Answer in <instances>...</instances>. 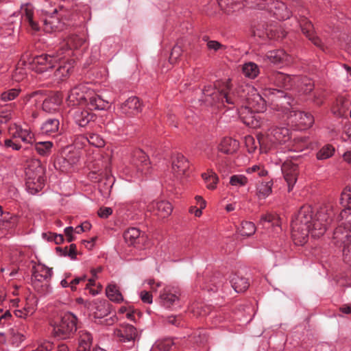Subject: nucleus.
Masks as SVG:
<instances>
[{
    "mask_svg": "<svg viewBox=\"0 0 351 351\" xmlns=\"http://www.w3.org/2000/svg\"><path fill=\"white\" fill-rule=\"evenodd\" d=\"M333 215L330 205L321 207L315 215H313L310 205L302 206L291 222V237L295 243L304 245L309 234L314 238L323 235L332 221Z\"/></svg>",
    "mask_w": 351,
    "mask_h": 351,
    "instance_id": "1",
    "label": "nucleus"
},
{
    "mask_svg": "<svg viewBox=\"0 0 351 351\" xmlns=\"http://www.w3.org/2000/svg\"><path fill=\"white\" fill-rule=\"evenodd\" d=\"M63 51L64 49H61L60 52L56 51L49 54L36 56L34 58H29L28 54H25L22 56L19 64L27 66L29 69L40 74L56 68L52 74L49 75V77L59 82L69 76L74 63L73 60L65 62H62L66 56L64 55Z\"/></svg>",
    "mask_w": 351,
    "mask_h": 351,
    "instance_id": "2",
    "label": "nucleus"
},
{
    "mask_svg": "<svg viewBox=\"0 0 351 351\" xmlns=\"http://www.w3.org/2000/svg\"><path fill=\"white\" fill-rule=\"evenodd\" d=\"M265 95H274L277 100L284 105L277 109V111L282 112V119H289L292 123L301 126V129H305L312 126L314 122L313 117L308 113L302 111L295 110L291 108L293 99L284 91L278 88H268L265 90Z\"/></svg>",
    "mask_w": 351,
    "mask_h": 351,
    "instance_id": "3",
    "label": "nucleus"
},
{
    "mask_svg": "<svg viewBox=\"0 0 351 351\" xmlns=\"http://www.w3.org/2000/svg\"><path fill=\"white\" fill-rule=\"evenodd\" d=\"M216 87L219 88L220 101L219 104L225 106L226 104L241 108L245 104L247 87L243 86L232 88L230 81H217Z\"/></svg>",
    "mask_w": 351,
    "mask_h": 351,
    "instance_id": "4",
    "label": "nucleus"
},
{
    "mask_svg": "<svg viewBox=\"0 0 351 351\" xmlns=\"http://www.w3.org/2000/svg\"><path fill=\"white\" fill-rule=\"evenodd\" d=\"M45 169L38 160H32L25 169L26 186L32 194H36L45 185Z\"/></svg>",
    "mask_w": 351,
    "mask_h": 351,
    "instance_id": "5",
    "label": "nucleus"
},
{
    "mask_svg": "<svg viewBox=\"0 0 351 351\" xmlns=\"http://www.w3.org/2000/svg\"><path fill=\"white\" fill-rule=\"evenodd\" d=\"M53 327L55 337L62 340L71 339L77 331V318L71 313H65Z\"/></svg>",
    "mask_w": 351,
    "mask_h": 351,
    "instance_id": "6",
    "label": "nucleus"
},
{
    "mask_svg": "<svg viewBox=\"0 0 351 351\" xmlns=\"http://www.w3.org/2000/svg\"><path fill=\"white\" fill-rule=\"evenodd\" d=\"M261 146L270 147L276 143H282L289 139V130L285 127L273 126L265 134L257 135Z\"/></svg>",
    "mask_w": 351,
    "mask_h": 351,
    "instance_id": "7",
    "label": "nucleus"
},
{
    "mask_svg": "<svg viewBox=\"0 0 351 351\" xmlns=\"http://www.w3.org/2000/svg\"><path fill=\"white\" fill-rule=\"evenodd\" d=\"M52 276L51 269L44 265L34 268L32 274V283L35 289L45 294L49 291V280Z\"/></svg>",
    "mask_w": 351,
    "mask_h": 351,
    "instance_id": "8",
    "label": "nucleus"
},
{
    "mask_svg": "<svg viewBox=\"0 0 351 351\" xmlns=\"http://www.w3.org/2000/svg\"><path fill=\"white\" fill-rule=\"evenodd\" d=\"M333 239L336 243L343 245V256L345 262L351 264V226H339L334 231Z\"/></svg>",
    "mask_w": 351,
    "mask_h": 351,
    "instance_id": "9",
    "label": "nucleus"
},
{
    "mask_svg": "<svg viewBox=\"0 0 351 351\" xmlns=\"http://www.w3.org/2000/svg\"><path fill=\"white\" fill-rule=\"evenodd\" d=\"M305 13L306 10L303 9L298 10V14H300L298 23L300 24L302 33L315 46L320 48L322 50L324 51L325 49L324 44L322 43L321 39L315 35L313 25L311 23V21H310L306 17H305Z\"/></svg>",
    "mask_w": 351,
    "mask_h": 351,
    "instance_id": "10",
    "label": "nucleus"
},
{
    "mask_svg": "<svg viewBox=\"0 0 351 351\" xmlns=\"http://www.w3.org/2000/svg\"><path fill=\"white\" fill-rule=\"evenodd\" d=\"M253 34L261 38L278 39L284 38L286 35L285 31L278 27L276 25L270 24L268 25L261 23L255 26L253 29Z\"/></svg>",
    "mask_w": 351,
    "mask_h": 351,
    "instance_id": "11",
    "label": "nucleus"
},
{
    "mask_svg": "<svg viewBox=\"0 0 351 351\" xmlns=\"http://www.w3.org/2000/svg\"><path fill=\"white\" fill-rule=\"evenodd\" d=\"M301 80L300 76L287 75L279 71H274L269 76L270 84L285 89L295 86L296 84Z\"/></svg>",
    "mask_w": 351,
    "mask_h": 351,
    "instance_id": "12",
    "label": "nucleus"
},
{
    "mask_svg": "<svg viewBox=\"0 0 351 351\" xmlns=\"http://www.w3.org/2000/svg\"><path fill=\"white\" fill-rule=\"evenodd\" d=\"M260 8L272 12L279 20L289 19L291 12L283 2L276 0H265L264 4Z\"/></svg>",
    "mask_w": 351,
    "mask_h": 351,
    "instance_id": "13",
    "label": "nucleus"
},
{
    "mask_svg": "<svg viewBox=\"0 0 351 351\" xmlns=\"http://www.w3.org/2000/svg\"><path fill=\"white\" fill-rule=\"evenodd\" d=\"M45 18L43 19V29L45 32L51 33L56 31H61L65 26V23L61 21L60 16L62 17V15H54L57 14V10L55 9L52 14H49L48 11L45 10H42Z\"/></svg>",
    "mask_w": 351,
    "mask_h": 351,
    "instance_id": "14",
    "label": "nucleus"
},
{
    "mask_svg": "<svg viewBox=\"0 0 351 351\" xmlns=\"http://www.w3.org/2000/svg\"><path fill=\"white\" fill-rule=\"evenodd\" d=\"M258 112L254 111L242 106L239 109V114L241 120L246 125L252 128H261L265 125V123L261 119Z\"/></svg>",
    "mask_w": 351,
    "mask_h": 351,
    "instance_id": "15",
    "label": "nucleus"
},
{
    "mask_svg": "<svg viewBox=\"0 0 351 351\" xmlns=\"http://www.w3.org/2000/svg\"><path fill=\"white\" fill-rule=\"evenodd\" d=\"M17 223V216L10 213H3L0 207V237L12 235Z\"/></svg>",
    "mask_w": 351,
    "mask_h": 351,
    "instance_id": "16",
    "label": "nucleus"
},
{
    "mask_svg": "<svg viewBox=\"0 0 351 351\" xmlns=\"http://www.w3.org/2000/svg\"><path fill=\"white\" fill-rule=\"evenodd\" d=\"M265 106L263 98L252 87H247L244 107L259 112L265 109Z\"/></svg>",
    "mask_w": 351,
    "mask_h": 351,
    "instance_id": "17",
    "label": "nucleus"
},
{
    "mask_svg": "<svg viewBox=\"0 0 351 351\" xmlns=\"http://www.w3.org/2000/svg\"><path fill=\"white\" fill-rule=\"evenodd\" d=\"M282 172L287 183L289 191H291L298 180L299 174L298 165L292 161H285L282 165Z\"/></svg>",
    "mask_w": 351,
    "mask_h": 351,
    "instance_id": "18",
    "label": "nucleus"
},
{
    "mask_svg": "<svg viewBox=\"0 0 351 351\" xmlns=\"http://www.w3.org/2000/svg\"><path fill=\"white\" fill-rule=\"evenodd\" d=\"M179 296L180 293L176 288L166 287L160 295V302L163 306L171 308L179 304Z\"/></svg>",
    "mask_w": 351,
    "mask_h": 351,
    "instance_id": "19",
    "label": "nucleus"
},
{
    "mask_svg": "<svg viewBox=\"0 0 351 351\" xmlns=\"http://www.w3.org/2000/svg\"><path fill=\"white\" fill-rule=\"evenodd\" d=\"M86 88L83 84H79L71 89L67 95L66 101L69 106H77L80 104L85 98Z\"/></svg>",
    "mask_w": 351,
    "mask_h": 351,
    "instance_id": "20",
    "label": "nucleus"
},
{
    "mask_svg": "<svg viewBox=\"0 0 351 351\" xmlns=\"http://www.w3.org/2000/svg\"><path fill=\"white\" fill-rule=\"evenodd\" d=\"M117 335L119 337L121 341L131 342L133 343L138 337V332L132 325L126 324L121 326L117 331Z\"/></svg>",
    "mask_w": 351,
    "mask_h": 351,
    "instance_id": "21",
    "label": "nucleus"
},
{
    "mask_svg": "<svg viewBox=\"0 0 351 351\" xmlns=\"http://www.w3.org/2000/svg\"><path fill=\"white\" fill-rule=\"evenodd\" d=\"M149 208L162 218L168 217L173 210L171 204L166 201L153 202L149 204Z\"/></svg>",
    "mask_w": 351,
    "mask_h": 351,
    "instance_id": "22",
    "label": "nucleus"
},
{
    "mask_svg": "<svg viewBox=\"0 0 351 351\" xmlns=\"http://www.w3.org/2000/svg\"><path fill=\"white\" fill-rule=\"evenodd\" d=\"M189 167V162L185 157L178 154L172 161V170L177 177H180L186 173Z\"/></svg>",
    "mask_w": 351,
    "mask_h": 351,
    "instance_id": "23",
    "label": "nucleus"
},
{
    "mask_svg": "<svg viewBox=\"0 0 351 351\" xmlns=\"http://www.w3.org/2000/svg\"><path fill=\"white\" fill-rule=\"evenodd\" d=\"M122 112L128 115H134L140 112L142 110L140 100L136 97H132L128 99L121 105Z\"/></svg>",
    "mask_w": 351,
    "mask_h": 351,
    "instance_id": "24",
    "label": "nucleus"
},
{
    "mask_svg": "<svg viewBox=\"0 0 351 351\" xmlns=\"http://www.w3.org/2000/svg\"><path fill=\"white\" fill-rule=\"evenodd\" d=\"M202 91L206 102L211 105L219 104L221 93H219V88L216 87V82L214 85L205 86Z\"/></svg>",
    "mask_w": 351,
    "mask_h": 351,
    "instance_id": "25",
    "label": "nucleus"
},
{
    "mask_svg": "<svg viewBox=\"0 0 351 351\" xmlns=\"http://www.w3.org/2000/svg\"><path fill=\"white\" fill-rule=\"evenodd\" d=\"M21 10L22 17L25 22L29 24L32 30L38 32L40 29L39 25L33 20V7L30 3H25L21 5Z\"/></svg>",
    "mask_w": 351,
    "mask_h": 351,
    "instance_id": "26",
    "label": "nucleus"
},
{
    "mask_svg": "<svg viewBox=\"0 0 351 351\" xmlns=\"http://www.w3.org/2000/svg\"><path fill=\"white\" fill-rule=\"evenodd\" d=\"M86 43V39L79 35H71L69 37L65 44L66 47L64 46L60 47L58 52H60V49H64V55L67 52L68 55L70 53V50L71 49H77L84 45Z\"/></svg>",
    "mask_w": 351,
    "mask_h": 351,
    "instance_id": "27",
    "label": "nucleus"
},
{
    "mask_svg": "<svg viewBox=\"0 0 351 351\" xmlns=\"http://www.w3.org/2000/svg\"><path fill=\"white\" fill-rule=\"evenodd\" d=\"M77 351H90L93 343L91 334L86 330H80L78 332Z\"/></svg>",
    "mask_w": 351,
    "mask_h": 351,
    "instance_id": "28",
    "label": "nucleus"
},
{
    "mask_svg": "<svg viewBox=\"0 0 351 351\" xmlns=\"http://www.w3.org/2000/svg\"><path fill=\"white\" fill-rule=\"evenodd\" d=\"M73 117L77 124L85 127L95 119V115L86 110L78 109L74 112Z\"/></svg>",
    "mask_w": 351,
    "mask_h": 351,
    "instance_id": "29",
    "label": "nucleus"
},
{
    "mask_svg": "<svg viewBox=\"0 0 351 351\" xmlns=\"http://www.w3.org/2000/svg\"><path fill=\"white\" fill-rule=\"evenodd\" d=\"M94 317L99 320L107 317L110 313V305L106 301H97L94 304Z\"/></svg>",
    "mask_w": 351,
    "mask_h": 351,
    "instance_id": "30",
    "label": "nucleus"
},
{
    "mask_svg": "<svg viewBox=\"0 0 351 351\" xmlns=\"http://www.w3.org/2000/svg\"><path fill=\"white\" fill-rule=\"evenodd\" d=\"M5 298V291L0 289V326L5 327L10 325L12 320V315L10 311H3V302Z\"/></svg>",
    "mask_w": 351,
    "mask_h": 351,
    "instance_id": "31",
    "label": "nucleus"
},
{
    "mask_svg": "<svg viewBox=\"0 0 351 351\" xmlns=\"http://www.w3.org/2000/svg\"><path fill=\"white\" fill-rule=\"evenodd\" d=\"M239 147V142L231 138H224L219 145L218 149L219 152L231 154L237 151Z\"/></svg>",
    "mask_w": 351,
    "mask_h": 351,
    "instance_id": "32",
    "label": "nucleus"
},
{
    "mask_svg": "<svg viewBox=\"0 0 351 351\" xmlns=\"http://www.w3.org/2000/svg\"><path fill=\"white\" fill-rule=\"evenodd\" d=\"M219 6L224 12L230 14L242 8V0H217Z\"/></svg>",
    "mask_w": 351,
    "mask_h": 351,
    "instance_id": "33",
    "label": "nucleus"
},
{
    "mask_svg": "<svg viewBox=\"0 0 351 351\" xmlns=\"http://www.w3.org/2000/svg\"><path fill=\"white\" fill-rule=\"evenodd\" d=\"M110 103L101 96L95 95L89 98L88 106L90 110H106L110 107Z\"/></svg>",
    "mask_w": 351,
    "mask_h": 351,
    "instance_id": "34",
    "label": "nucleus"
},
{
    "mask_svg": "<svg viewBox=\"0 0 351 351\" xmlns=\"http://www.w3.org/2000/svg\"><path fill=\"white\" fill-rule=\"evenodd\" d=\"M339 202L343 206L346 207V209H343L340 214L341 217L343 218L347 211L351 210V191L349 189L346 188L342 191ZM350 217L349 221L351 222V214Z\"/></svg>",
    "mask_w": 351,
    "mask_h": 351,
    "instance_id": "35",
    "label": "nucleus"
},
{
    "mask_svg": "<svg viewBox=\"0 0 351 351\" xmlns=\"http://www.w3.org/2000/svg\"><path fill=\"white\" fill-rule=\"evenodd\" d=\"M230 282L232 288L236 292L244 291L248 288L250 285L247 278L239 276L238 275H234L230 280Z\"/></svg>",
    "mask_w": 351,
    "mask_h": 351,
    "instance_id": "36",
    "label": "nucleus"
},
{
    "mask_svg": "<svg viewBox=\"0 0 351 351\" xmlns=\"http://www.w3.org/2000/svg\"><path fill=\"white\" fill-rule=\"evenodd\" d=\"M266 58L274 64L288 61V55L282 49L268 51L266 54Z\"/></svg>",
    "mask_w": 351,
    "mask_h": 351,
    "instance_id": "37",
    "label": "nucleus"
},
{
    "mask_svg": "<svg viewBox=\"0 0 351 351\" xmlns=\"http://www.w3.org/2000/svg\"><path fill=\"white\" fill-rule=\"evenodd\" d=\"M60 121L57 119H49L45 121L42 126L41 131L43 134L51 135L59 130Z\"/></svg>",
    "mask_w": 351,
    "mask_h": 351,
    "instance_id": "38",
    "label": "nucleus"
},
{
    "mask_svg": "<svg viewBox=\"0 0 351 351\" xmlns=\"http://www.w3.org/2000/svg\"><path fill=\"white\" fill-rule=\"evenodd\" d=\"M34 149L41 156H48L52 151L53 143L51 141H38L35 142L34 145Z\"/></svg>",
    "mask_w": 351,
    "mask_h": 351,
    "instance_id": "39",
    "label": "nucleus"
},
{
    "mask_svg": "<svg viewBox=\"0 0 351 351\" xmlns=\"http://www.w3.org/2000/svg\"><path fill=\"white\" fill-rule=\"evenodd\" d=\"M14 138H20L23 142L27 144H33L34 142V134L30 130L19 128L13 134Z\"/></svg>",
    "mask_w": 351,
    "mask_h": 351,
    "instance_id": "40",
    "label": "nucleus"
},
{
    "mask_svg": "<svg viewBox=\"0 0 351 351\" xmlns=\"http://www.w3.org/2000/svg\"><path fill=\"white\" fill-rule=\"evenodd\" d=\"M273 182L271 181L262 182L257 184L256 195L259 199H265L271 193Z\"/></svg>",
    "mask_w": 351,
    "mask_h": 351,
    "instance_id": "41",
    "label": "nucleus"
},
{
    "mask_svg": "<svg viewBox=\"0 0 351 351\" xmlns=\"http://www.w3.org/2000/svg\"><path fill=\"white\" fill-rule=\"evenodd\" d=\"M242 72L245 77L250 79H254L259 73V69L257 64L254 62H249L243 65Z\"/></svg>",
    "mask_w": 351,
    "mask_h": 351,
    "instance_id": "42",
    "label": "nucleus"
},
{
    "mask_svg": "<svg viewBox=\"0 0 351 351\" xmlns=\"http://www.w3.org/2000/svg\"><path fill=\"white\" fill-rule=\"evenodd\" d=\"M202 177L204 180L206 187L210 190H213L216 188L217 184L219 181L218 176L213 171H208L202 174Z\"/></svg>",
    "mask_w": 351,
    "mask_h": 351,
    "instance_id": "43",
    "label": "nucleus"
},
{
    "mask_svg": "<svg viewBox=\"0 0 351 351\" xmlns=\"http://www.w3.org/2000/svg\"><path fill=\"white\" fill-rule=\"evenodd\" d=\"M134 157L141 162V167H138V170L146 174L148 172L149 162L145 153L142 150H137L134 152Z\"/></svg>",
    "mask_w": 351,
    "mask_h": 351,
    "instance_id": "44",
    "label": "nucleus"
},
{
    "mask_svg": "<svg viewBox=\"0 0 351 351\" xmlns=\"http://www.w3.org/2000/svg\"><path fill=\"white\" fill-rule=\"evenodd\" d=\"M141 232L138 228H130L124 232L123 237L129 245H134L140 239Z\"/></svg>",
    "mask_w": 351,
    "mask_h": 351,
    "instance_id": "45",
    "label": "nucleus"
},
{
    "mask_svg": "<svg viewBox=\"0 0 351 351\" xmlns=\"http://www.w3.org/2000/svg\"><path fill=\"white\" fill-rule=\"evenodd\" d=\"M106 292L107 297L113 302H120L123 300L119 289L114 285H108L106 288Z\"/></svg>",
    "mask_w": 351,
    "mask_h": 351,
    "instance_id": "46",
    "label": "nucleus"
},
{
    "mask_svg": "<svg viewBox=\"0 0 351 351\" xmlns=\"http://www.w3.org/2000/svg\"><path fill=\"white\" fill-rule=\"evenodd\" d=\"M349 101L343 97H339L337 99L336 104L333 107L332 111L335 114L342 115L348 108Z\"/></svg>",
    "mask_w": 351,
    "mask_h": 351,
    "instance_id": "47",
    "label": "nucleus"
},
{
    "mask_svg": "<svg viewBox=\"0 0 351 351\" xmlns=\"http://www.w3.org/2000/svg\"><path fill=\"white\" fill-rule=\"evenodd\" d=\"M256 231V226L254 223L251 221H243L241 227L239 229V232L241 236L250 237L254 234Z\"/></svg>",
    "mask_w": 351,
    "mask_h": 351,
    "instance_id": "48",
    "label": "nucleus"
},
{
    "mask_svg": "<svg viewBox=\"0 0 351 351\" xmlns=\"http://www.w3.org/2000/svg\"><path fill=\"white\" fill-rule=\"evenodd\" d=\"M265 222L271 223L272 226L279 227L280 226V217L277 215L273 213H267L261 217L259 224L264 226Z\"/></svg>",
    "mask_w": 351,
    "mask_h": 351,
    "instance_id": "49",
    "label": "nucleus"
},
{
    "mask_svg": "<svg viewBox=\"0 0 351 351\" xmlns=\"http://www.w3.org/2000/svg\"><path fill=\"white\" fill-rule=\"evenodd\" d=\"M21 92L20 88H11L3 91L0 95V99L4 102L16 99Z\"/></svg>",
    "mask_w": 351,
    "mask_h": 351,
    "instance_id": "50",
    "label": "nucleus"
},
{
    "mask_svg": "<svg viewBox=\"0 0 351 351\" xmlns=\"http://www.w3.org/2000/svg\"><path fill=\"white\" fill-rule=\"evenodd\" d=\"M335 152L334 147L330 145L324 146L317 154L319 160H325L331 157Z\"/></svg>",
    "mask_w": 351,
    "mask_h": 351,
    "instance_id": "51",
    "label": "nucleus"
},
{
    "mask_svg": "<svg viewBox=\"0 0 351 351\" xmlns=\"http://www.w3.org/2000/svg\"><path fill=\"white\" fill-rule=\"evenodd\" d=\"M247 183V178L243 175H233L230 178V184L234 186H243Z\"/></svg>",
    "mask_w": 351,
    "mask_h": 351,
    "instance_id": "52",
    "label": "nucleus"
},
{
    "mask_svg": "<svg viewBox=\"0 0 351 351\" xmlns=\"http://www.w3.org/2000/svg\"><path fill=\"white\" fill-rule=\"evenodd\" d=\"M301 79L302 80L296 84L295 86L301 88L303 92L306 94L311 93V91L313 90V86L311 81L306 77H301Z\"/></svg>",
    "mask_w": 351,
    "mask_h": 351,
    "instance_id": "53",
    "label": "nucleus"
},
{
    "mask_svg": "<svg viewBox=\"0 0 351 351\" xmlns=\"http://www.w3.org/2000/svg\"><path fill=\"white\" fill-rule=\"evenodd\" d=\"M182 52V49L181 45L179 43H177L171 50L169 61L171 63L175 62L179 57L181 56Z\"/></svg>",
    "mask_w": 351,
    "mask_h": 351,
    "instance_id": "54",
    "label": "nucleus"
},
{
    "mask_svg": "<svg viewBox=\"0 0 351 351\" xmlns=\"http://www.w3.org/2000/svg\"><path fill=\"white\" fill-rule=\"evenodd\" d=\"M173 345V341L172 339L167 338L159 341L157 343V347L161 351H169L171 346Z\"/></svg>",
    "mask_w": 351,
    "mask_h": 351,
    "instance_id": "55",
    "label": "nucleus"
},
{
    "mask_svg": "<svg viewBox=\"0 0 351 351\" xmlns=\"http://www.w3.org/2000/svg\"><path fill=\"white\" fill-rule=\"evenodd\" d=\"M88 141L89 143L97 147H101L104 145V140L99 137L97 134H91L89 135L88 138Z\"/></svg>",
    "mask_w": 351,
    "mask_h": 351,
    "instance_id": "56",
    "label": "nucleus"
},
{
    "mask_svg": "<svg viewBox=\"0 0 351 351\" xmlns=\"http://www.w3.org/2000/svg\"><path fill=\"white\" fill-rule=\"evenodd\" d=\"M4 146L6 148H11L13 150H20L22 148L21 145L17 142L16 138L5 139L4 141Z\"/></svg>",
    "mask_w": 351,
    "mask_h": 351,
    "instance_id": "57",
    "label": "nucleus"
},
{
    "mask_svg": "<svg viewBox=\"0 0 351 351\" xmlns=\"http://www.w3.org/2000/svg\"><path fill=\"white\" fill-rule=\"evenodd\" d=\"M207 47L209 49L213 50L215 51H219L220 49H225L226 46L221 45L220 43L216 40H209L207 43Z\"/></svg>",
    "mask_w": 351,
    "mask_h": 351,
    "instance_id": "58",
    "label": "nucleus"
},
{
    "mask_svg": "<svg viewBox=\"0 0 351 351\" xmlns=\"http://www.w3.org/2000/svg\"><path fill=\"white\" fill-rule=\"evenodd\" d=\"M77 247L75 244H71L68 249L67 247L64 249V254L69 256L72 259L75 258Z\"/></svg>",
    "mask_w": 351,
    "mask_h": 351,
    "instance_id": "59",
    "label": "nucleus"
},
{
    "mask_svg": "<svg viewBox=\"0 0 351 351\" xmlns=\"http://www.w3.org/2000/svg\"><path fill=\"white\" fill-rule=\"evenodd\" d=\"M140 297L141 300L147 304H152V295L150 292L143 291L141 292Z\"/></svg>",
    "mask_w": 351,
    "mask_h": 351,
    "instance_id": "60",
    "label": "nucleus"
},
{
    "mask_svg": "<svg viewBox=\"0 0 351 351\" xmlns=\"http://www.w3.org/2000/svg\"><path fill=\"white\" fill-rule=\"evenodd\" d=\"M112 213V210L110 208L104 207L101 208L98 211V215L102 218H107L110 216Z\"/></svg>",
    "mask_w": 351,
    "mask_h": 351,
    "instance_id": "61",
    "label": "nucleus"
},
{
    "mask_svg": "<svg viewBox=\"0 0 351 351\" xmlns=\"http://www.w3.org/2000/svg\"><path fill=\"white\" fill-rule=\"evenodd\" d=\"M86 280V276L82 277H77L70 281L71 289L73 291L76 290V285L80 284L81 282H84Z\"/></svg>",
    "mask_w": 351,
    "mask_h": 351,
    "instance_id": "62",
    "label": "nucleus"
},
{
    "mask_svg": "<svg viewBox=\"0 0 351 351\" xmlns=\"http://www.w3.org/2000/svg\"><path fill=\"white\" fill-rule=\"evenodd\" d=\"M116 317L114 316H110L106 318V317L98 321V323L103 325L110 326L116 322Z\"/></svg>",
    "mask_w": 351,
    "mask_h": 351,
    "instance_id": "63",
    "label": "nucleus"
},
{
    "mask_svg": "<svg viewBox=\"0 0 351 351\" xmlns=\"http://www.w3.org/2000/svg\"><path fill=\"white\" fill-rule=\"evenodd\" d=\"M52 348L53 345L50 342H44L37 348L36 351H50Z\"/></svg>",
    "mask_w": 351,
    "mask_h": 351,
    "instance_id": "64",
    "label": "nucleus"
}]
</instances>
